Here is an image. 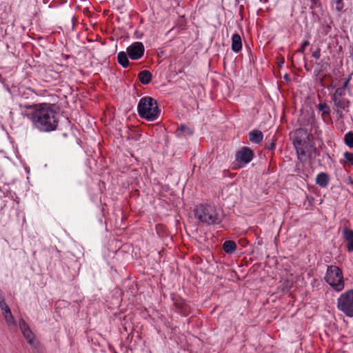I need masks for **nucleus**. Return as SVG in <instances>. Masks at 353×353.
<instances>
[{
    "instance_id": "nucleus-5",
    "label": "nucleus",
    "mask_w": 353,
    "mask_h": 353,
    "mask_svg": "<svg viewBox=\"0 0 353 353\" xmlns=\"http://www.w3.org/2000/svg\"><path fill=\"white\" fill-rule=\"evenodd\" d=\"M324 279L336 292H341L345 288L343 272L336 265L327 266Z\"/></svg>"
},
{
    "instance_id": "nucleus-40",
    "label": "nucleus",
    "mask_w": 353,
    "mask_h": 353,
    "mask_svg": "<svg viewBox=\"0 0 353 353\" xmlns=\"http://www.w3.org/2000/svg\"><path fill=\"white\" fill-rule=\"evenodd\" d=\"M284 63V59L283 58V61L281 62V63L283 64Z\"/></svg>"
},
{
    "instance_id": "nucleus-19",
    "label": "nucleus",
    "mask_w": 353,
    "mask_h": 353,
    "mask_svg": "<svg viewBox=\"0 0 353 353\" xmlns=\"http://www.w3.org/2000/svg\"><path fill=\"white\" fill-rule=\"evenodd\" d=\"M236 244L234 241H225L223 244V249L227 254H232L236 250Z\"/></svg>"
},
{
    "instance_id": "nucleus-25",
    "label": "nucleus",
    "mask_w": 353,
    "mask_h": 353,
    "mask_svg": "<svg viewBox=\"0 0 353 353\" xmlns=\"http://www.w3.org/2000/svg\"><path fill=\"white\" fill-rule=\"evenodd\" d=\"M335 4H336V10L338 12H344V3L343 2V0H334Z\"/></svg>"
},
{
    "instance_id": "nucleus-9",
    "label": "nucleus",
    "mask_w": 353,
    "mask_h": 353,
    "mask_svg": "<svg viewBox=\"0 0 353 353\" xmlns=\"http://www.w3.org/2000/svg\"><path fill=\"white\" fill-rule=\"evenodd\" d=\"M126 52L130 59L139 60L144 55L145 47L142 42L135 41L127 48Z\"/></svg>"
},
{
    "instance_id": "nucleus-30",
    "label": "nucleus",
    "mask_w": 353,
    "mask_h": 353,
    "mask_svg": "<svg viewBox=\"0 0 353 353\" xmlns=\"http://www.w3.org/2000/svg\"><path fill=\"white\" fill-rule=\"evenodd\" d=\"M310 45V43L308 41H304L302 44H301V48L297 50L298 52H300V53H304V51H305V49L307 46H308Z\"/></svg>"
},
{
    "instance_id": "nucleus-21",
    "label": "nucleus",
    "mask_w": 353,
    "mask_h": 353,
    "mask_svg": "<svg viewBox=\"0 0 353 353\" xmlns=\"http://www.w3.org/2000/svg\"><path fill=\"white\" fill-rule=\"evenodd\" d=\"M22 333H23L24 337L26 338V339L27 340L28 343L30 345H34V334L32 332V330L30 329H29L28 330L22 332Z\"/></svg>"
},
{
    "instance_id": "nucleus-29",
    "label": "nucleus",
    "mask_w": 353,
    "mask_h": 353,
    "mask_svg": "<svg viewBox=\"0 0 353 353\" xmlns=\"http://www.w3.org/2000/svg\"><path fill=\"white\" fill-rule=\"evenodd\" d=\"M19 326H20V329L21 330L22 332L30 329L29 325L26 323V322L23 319H21L19 321Z\"/></svg>"
},
{
    "instance_id": "nucleus-14",
    "label": "nucleus",
    "mask_w": 353,
    "mask_h": 353,
    "mask_svg": "<svg viewBox=\"0 0 353 353\" xmlns=\"http://www.w3.org/2000/svg\"><path fill=\"white\" fill-rule=\"evenodd\" d=\"M249 141L255 144H260L263 139V134L259 130H253L248 134Z\"/></svg>"
},
{
    "instance_id": "nucleus-8",
    "label": "nucleus",
    "mask_w": 353,
    "mask_h": 353,
    "mask_svg": "<svg viewBox=\"0 0 353 353\" xmlns=\"http://www.w3.org/2000/svg\"><path fill=\"white\" fill-rule=\"evenodd\" d=\"M331 102L334 104V110L340 119H343V110L349 108L350 101L345 98V92H342L341 89H336L334 92L331 94Z\"/></svg>"
},
{
    "instance_id": "nucleus-32",
    "label": "nucleus",
    "mask_w": 353,
    "mask_h": 353,
    "mask_svg": "<svg viewBox=\"0 0 353 353\" xmlns=\"http://www.w3.org/2000/svg\"><path fill=\"white\" fill-rule=\"evenodd\" d=\"M312 56L315 59H319L321 57V48L319 47L312 52Z\"/></svg>"
},
{
    "instance_id": "nucleus-31",
    "label": "nucleus",
    "mask_w": 353,
    "mask_h": 353,
    "mask_svg": "<svg viewBox=\"0 0 353 353\" xmlns=\"http://www.w3.org/2000/svg\"><path fill=\"white\" fill-rule=\"evenodd\" d=\"M8 308H10L8 305L6 304L5 299L1 300L0 301V309L1 310L2 312H4L7 310Z\"/></svg>"
},
{
    "instance_id": "nucleus-16",
    "label": "nucleus",
    "mask_w": 353,
    "mask_h": 353,
    "mask_svg": "<svg viewBox=\"0 0 353 353\" xmlns=\"http://www.w3.org/2000/svg\"><path fill=\"white\" fill-rule=\"evenodd\" d=\"M138 79L143 85L149 84L152 79V74L148 70H142L138 74Z\"/></svg>"
},
{
    "instance_id": "nucleus-37",
    "label": "nucleus",
    "mask_w": 353,
    "mask_h": 353,
    "mask_svg": "<svg viewBox=\"0 0 353 353\" xmlns=\"http://www.w3.org/2000/svg\"><path fill=\"white\" fill-rule=\"evenodd\" d=\"M325 65H327V63H323L321 65V70H323V67H325Z\"/></svg>"
},
{
    "instance_id": "nucleus-24",
    "label": "nucleus",
    "mask_w": 353,
    "mask_h": 353,
    "mask_svg": "<svg viewBox=\"0 0 353 353\" xmlns=\"http://www.w3.org/2000/svg\"><path fill=\"white\" fill-rule=\"evenodd\" d=\"M307 148V155L310 158L311 157L312 154H316V148L314 145L312 143H309L306 147Z\"/></svg>"
},
{
    "instance_id": "nucleus-4",
    "label": "nucleus",
    "mask_w": 353,
    "mask_h": 353,
    "mask_svg": "<svg viewBox=\"0 0 353 353\" xmlns=\"http://www.w3.org/2000/svg\"><path fill=\"white\" fill-rule=\"evenodd\" d=\"M194 216L200 222L207 225H216L222 221L216 210L210 205H197L194 209Z\"/></svg>"
},
{
    "instance_id": "nucleus-6",
    "label": "nucleus",
    "mask_w": 353,
    "mask_h": 353,
    "mask_svg": "<svg viewBox=\"0 0 353 353\" xmlns=\"http://www.w3.org/2000/svg\"><path fill=\"white\" fill-rule=\"evenodd\" d=\"M336 307L345 316L353 317V288L340 294L337 299Z\"/></svg>"
},
{
    "instance_id": "nucleus-17",
    "label": "nucleus",
    "mask_w": 353,
    "mask_h": 353,
    "mask_svg": "<svg viewBox=\"0 0 353 353\" xmlns=\"http://www.w3.org/2000/svg\"><path fill=\"white\" fill-rule=\"evenodd\" d=\"M129 59L127 52L121 51L117 54V61L124 68L130 65Z\"/></svg>"
},
{
    "instance_id": "nucleus-28",
    "label": "nucleus",
    "mask_w": 353,
    "mask_h": 353,
    "mask_svg": "<svg viewBox=\"0 0 353 353\" xmlns=\"http://www.w3.org/2000/svg\"><path fill=\"white\" fill-rule=\"evenodd\" d=\"M344 157L350 165H353V153L350 152H345L344 153Z\"/></svg>"
},
{
    "instance_id": "nucleus-35",
    "label": "nucleus",
    "mask_w": 353,
    "mask_h": 353,
    "mask_svg": "<svg viewBox=\"0 0 353 353\" xmlns=\"http://www.w3.org/2000/svg\"><path fill=\"white\" fill-rule=\"evenodd\" d=\"M347 183H349V184H352L353 183V181H352V178L350 176H349L347 178Z\"/></svg>"
},
{
    "instance_id": "nucleus-1",
    "label": "nucleus",
    "mask_w": 353,
    "mask_h": 353,
    "mask_svg": "<svg viewBox=\"0 0 353 353\" xmlns=\"http://www.w3.org/2000/svg\"><path fill=\"white\" fill-rule=\"evenodd\" d=\"M55 104L39 103L32 108L25 117H27L34 128L40 132H50L57 129L59 123Z\"/></svg>"
},
{
    "instance_id": "nucleus-2",
    "label": "nucleus",
    "mask_w": 353,
    "mask_h": 353,
    "mask_svg": "<svg viewBox=\"0 0 353 353\" xmlns=\"http://www.w3.org/2000/svg\"><path fill=\"white\" fill-rule=\"evenodd\" d=\"M37 95L34 90L29 87L18 88L15 105L23 117L38 104L36 103Z\"/></svg>"
},
{
    "instance_id": "nucleus-26",
    "label": "nucleus",
    "mask_w": 353,
    "mask_h": 353,
    "mask_svg": "<svg viewBox=\"0 0 353 353\" xmlns=\"http://www.w3.org/2000/svg\"><path fill=\"white\" fill-rule=\"evenodd\" d=\"M276 146V139L273 137L271 141H268L265 143V148L269 150H274Z\"/></svg>"
},
{
    "instance_id": "nucleus-36",
    "label": "nucleus",
    "mask_w": 353,
    "mask_h": 353,
    "mask_svg": "<svg viewBox=\"0 0 353 353\" xmlns=\"http://www.w3.org/2000/svg\"><path fill=\"white\" fill-rule=\"evenodd\" d=\"M4 299H4V296H3V292H2V291H1V290H0V301H1V300H4Z\"/></svg>"
},
{
    "instance_id": "nucleus-27",
    "label": "nucleus",
    "mask_w": 353,
    "mask_h": 353,
    "mask_svg": "<svg viewBox=\"0 0 353 353\" xmlns=\"http://www.w3.org/2000/svg\"><path fill=\"white\" fill-rule=\"evenodd\" d=\"M351 79V75H349L348 77L343 81L341 87L338 88L337 89H341L342 92H345V90L349 89V83Z\"/></svg>"
},
{
    "instance_id": "nucleus-18",
    "label": "nucleus",
    "mask_w": 353,
    "mask_h": 353,
    "mask_svg": "<svg viewBox=\"0 0 353 353\" xmlns=\"http://www.w3.org/2000/svg\"><path fill=\"white\" fill-rule=\"evenodd\" d=\"M319 112H321L323 119L330 118L331 109L326 103H320L316 105Z\"/></svg>"
},
{
    "instance_id": "nucleus-15",
    "label": "nucleus",
    "mask_w": 353,
    "mask_h": 353,
    "mask_svg": "<svg viewBox=\"0 0 353 353\" xmlns=\"http://www.w3.org/2000/svg\"><path fill=\"white\" fill-rule=\"evenodd\" d=\"M330 181L329 175L325 172H320L317 174L316 178V183L321 188H325L327 186Z\"/></svg>"
},
{
    "instance_id": "nucleus-22",
    "label": "nucleus",
    "mask_w": 353,
    "mask_h": 353,
    "mask_svg": "<svg viewBox=\"0 0 353 353\" xmlns=\"http://www.w3.org/2000/svg\"><path fill=\"white\" fill-rule=\"evenodd\" d=\"M345 143L350 148H353V132H348L345 134L344 137Z\"/></svg>"
},
{
    "instance_id": "nucleus-3",
    "label": "nucleus",
    "mask_w": 353,
    "mask_h": 353,
    "mask_svg": "<svg viewBox=\"0 0 353 353\" xmlns=\"http://www.w3.org/2000/svg\"><path fill=\"white\" fill-rule=\"evenodd\" d=\"M137 112L141 119L148 121L157 120L161 113L157 101L150 97H144L139 100Z\"/></svg>"
},
{
    "instance_id": "nucleus-41",
    "label": "nucleus",
    "mask_w": 353,
    "mask_h": 353,
    "mask_svg": "<svg viewBox=\"0 0 353 353\" xmlns=\"http://www.w3.org/2000/svg\"><path fill=\"white\" fill-rule=\"evenodd\" d=\"M285 79H286V78H288V74H285Z\"/></svg>"
},
{
    "instance_id": "nucleus-33",
    "label": "nucleus",
    "mask_w": 353,
    "mask_h": 353,
    "mask_svg": "<svg viewBox=\"0 0 353 353\" xmlns=\"http://www.w3.org/2000/svg\"><path fill=\"white\" fill-rule=\"evenodd\" d=\"M291 288V285L290 284V282L287 280L284 283H283V288L282 289V290L283 292L285 291V292H288V290Z\"/></svg>"
},
{
    "instance_id": "nucleus-10",
    "label": "nucleus",
    "mask_w": 353,
    "mask_h": 353,
    "mask_svg": "<svg viewBox=\"0 0 353 353\" xmlns=\"http://www.w3.org/2000/svg\"><path fill=\"white\" fill-rule=\"evenodd\" d=\"M236 161L244 165L249 163L254 157V153L250 148L243 146L236 153Z\"/></svg>"
},
{
    "instance_id": "nucleus-20",
    "label": "nucleus",
    "mask_w": 353,
    "mask_h": 353,
    "mask_svg": "<svg viewBox=\"0 0 353 353\" xmlns=\"http://www.w3.org/2000/svg\"><path fill=\"white\" fill-rule=\"evenodd\" d=\"M176 135L180 137L181 134L183 136H191L193 134L194 131L187 125L181 124L176 131Z\"/></svg>"
},
{
    "instance_id": "nucleus-11",
    "label": "nucleus",
    "mask_w": 353,
    "mask_h": 353,
    "mask_svg": "<svg viewBox=\"0 0 353 353\" xmlns=\"http://www.w3.org/2000/svg\"><path fill=\"white\" fill-rule=\"evenodd\" d=\"M170 298L179 312L183 316H187L189 313V307L185 303V301L178 294L172 293Z\"/></svg>"
},
{
    "instance_id": "nucleus-7",
    "label": "nucleus",
    "mask_w": 353,
    "mask_h": 353,
    "mask_svg": "<svg viewBox=\"0 0 353 353\" xmlns=\"http://www.w3.org/2000/svg\"><path fill=\"white\" fill-rule=\"evenodd\" d=\"M309 137L307 130L299 128L295 130L293 144L295 147L298 158L300 160L307 156V145L309 143L306 139Z\"/></svg>"
},
{
    "instance_id": "nucleus-38",
    "label": "nucleus",
    "mask_w": 353,
    "mask_h": 353,
    "mask_svg": "<svg viewBox=\"0 0 353 353\" xmlns=\"http://www.w3.org/2000/svg\"><path fill=\"white\" fill-rule=\"evenodd\" d=\"M261 1H263V3H266L268 2V0H260Z\"/></svg>"
},
{
    "instance_id": "nucleus-13",
    "label": "nucleus",
    "mask_w": 353,
    "mask_h": 353,
    "mask_svg": "<svg viewBox=\"0 0 353 353\" xmlns=\"http://www.w3.org/2000/svg\"><path fill=\"white\" fill-rule=\"evenodd\" d=\"M231 49L236 53H239L242 50V39L238 33H235L232 37Z\"/></svg>"
},
{
    "instance_id": "nucleus-39",
    "label": "nucleus",
    "mask_w": 353,
    "mask_h": 353,
    "mask_svg": "<svg viewBox=\"0 0 353 353\" xmlns=\"http://www.w3.org/2000/svg\"><path fill=\"white\" fill-rule=\"evenodd\" d=\"M179 73H185L184 71L183 70H179Z\"/></svg>"
},
{
    "instance_id": "nucleus-34",
    "label": "nucleus",
    "mask_w": 353,
    "mask_h": 353,
    "mask_svg": "<svg viewBox=\"0 0 353 353\" xmlns=\"http://www.w3.org/2000/svg\"><path fill=\"white\" fill-rule=\"evenodd\" d=\"M62 57H63V59H65V60H67V59H70V58L71 57V56H70V55H69V54H62Z\"/></svg>"
},
{
    "instance_id": "nucleus-23",
    "label": "nucleus",
    "mask_w": 353,
    "mask_h": 353,
    "mask_svg": "<svg viewBox=\"0 0 353 353\" xmlns=\"http://www.w3.org/2000/svg\"><path fill=\"white\" fill-rule=\"evenodd\" d=\"M3 314L4 315L6 322L8 324L14 323V319L10 308H8L6 312H3Z\"/></svg>"
},
{
    "instance_id": "nucleus-12",
    "label": "nucleus",
    "mask_w": 353,
    "mask_h": 353,
    "mask_svg": "<svg viewBox=\"0 0 353 353\" xmlns=\"http://www.w3.org/2000/svg\"><path fill=\"white\" fill-rule=\"evenodd\" d=\"M343 238L347 243V250L349 252H353V230L345 227L342 230Z\"/></svg>"
}]
</instances>
